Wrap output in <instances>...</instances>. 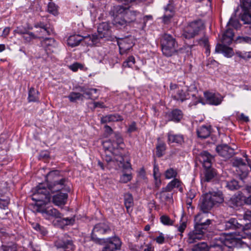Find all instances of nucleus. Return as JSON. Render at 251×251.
<instances>
[{"instance_id": "nucleus-1", "label": "nucleus", "mask_w": 251, "mask_h": 251, "mask_svg": "<svg viewBox=\"0 0 251 251\" xmlns=\"http://www.w3.org/2000/svg\"><path fill=\"white\" fill-rule=\"evenodd\" d=\"M31 199L36 202L37 211L41 213L45 219H56L63 216L57 209L52 206H47L50 202L51 196L44 185L39 184L36 187L31 196Z\"/></svg>"}, {"instance_id": "nucleus-2", "label": "nucleus", "mask_w": 251, "mask_h": 251, "mask_svg": "<svg viewBox=\"0 0 251 251\" xmlns=\"http://www.w3.org/2000/svg\"><path fill=\"white\" fill-rule=\"evenodd\" d=\"M102 145L105 149L103 160L107 163L109 168L116 167V158L120 155L117 153L116 150L123 149L125 147V144L121 135L119 133L115 132L114 136L108 141H104Z\"/></svg>"}, {"instance_id": "nucleus-3", "label": "nucleus", "mask_w": 251, "mask_h": 251, "mask_svg": "<svg viewBox=\"0 0 251 251\" xmlns=\"http://www.w3.org/2000/svg\"><path fill=\"white\" fill-rule=\"evenodd\" d=\"M160 44L163 54L169 57L178 55L179 50L178 49V44L172 35L164 33L161 36Z\"/></svg>"}, {"instance_id": "nucleus-4", "label": "nucleus", "mask_w": 251, "mask_h": 251, "mask_svg": "<svg viewBox=\"0 0 251 251\" xmlns=\"http://www.w3.org/2000/svg\"><path fill=\"white\" fill-rule=\"evenodd\" d=\"M204 28V24L202 20H198L193 21L185 27L182 36L186 39L193 38Z\"/></svg>"}, {"instance_id": "nucleus-5", "label": "nucleus", "mask_w": 251, "mask_h": 251, "mask_svg": "<svg viewBox=\"0 0 251 251\" xmlns=\"http://www.w3.org/2000/svg\"><path fill=\"white\" fill-rule=\"evenodd\" d=\"M109 230V226L106 223H101L96 225L91 233L92 240L97 243L100 244L102 239L98 236L104 234Z\"/></svg>"}, {"instance_id": "nucleus-6", "label": "nucleus", "mask_w": 251, "mask_h": 251, "mask_svg": "<svg viewBox=\"0 0 251 251\" xmlns=\"http://www.w3.org/2000/svg\"><path fill=\"white\" fill-rule=\"evenodd\" d=\"M135 12H127L126 14L124 15L123 17H115L114 21V25L119 28L125 27L127 25L135 21Z\"/></svg>"}, {"instance_id": "nucleus-7", "label": "nucleus", "mask_w": 251, "mask_h": 251, "mask_svg": "<svg viewBox=\"0 0 251 251\" xmlns=\"http://www.w3.org/2000/svg\"><path fill=\"white\" fill-rule=\"evenodd\" d=\"M208 213L202 212L199 213L195 217V225L206 230L211 224V220L208 218Z\"/></svg>"}, {"instance_id": "nucleus-8", "label": "nucleus", "mask_w": 251, "mask_h": 251, "mask_svg": "<svg viewBox=\"0 0 251 251\" xmlns=\"http://www.w3.org/2000/svg\"><path fill=\"white\" fill-rule=\"evenodd\" d=\"M117 42L121 54L126 53L134 46L133 40L131 37L118 38L117 39Z\"/></svg>"}, {"instance_id": "nucleus-9", "label": "nucleus", "mask_w": 251, "mask_h": 251, "mask_svg": "<svg viewBox=\"0 0 251 251\" xmlns=\"http://www.w3.org/2000/svg\"><path fill=\"white\" fill-rule=\"evenodd\" d=\"M223 226L226 230L229 229H242L243 231L251 229V225L245 224L243 225L238 222L237 219L231 218L229 220L225 222Z\"/></svg>"}, {"instance_id": "nucleus-10", "label": "nucleus", "mask_w": 251, "mask_h": 251, "mask_svg": "<svg viewBox=\"0 0 251 251\" xmlns=\"http://www.w3.org/2000/svg\"><path fill=\"white\" fill-rule=\"evenodd\" d=\"M205 230L202 229L199 226H194V229L190 231L187 236V242L188 244H193L202 239Z\"/></svg>"}, {"instance_id": "nucleus-11", "label": "nucleus", "mask_w": 251, "mask_h": 251, "mask_svg": "<svg viewBox=\"0 0 251 251\" xmlns=\"http://www.w3.org/2000/svg\"><path fill=\"white\" fill-rule=\"evenodd\" d=\"M98 38V36L97 35H93L91 38L90 36L84 37L79 35L75 34L71 35L68 38L67 40V44L69 46L74 47L78 46L83 40L92 39V43H94L97 42Z\"/></svg>"}, {"instance_id": "nucleus-12", "label": "nucleus", "mask_w": 251, "mask_h": 251, "mask_svg": "<svg viewBox=\"0 0 251 251\" xmlns=\"http://www.w3.org/2000/svg\"><path fill=\"white\" fill-rule=\"evenodd\" d=\"M105 245L102 251H115L121 249L122 242L118 237H113L106 239Z\"/></svg>"}, {"instance_id": "nucleus-13", "label": "nucleus", "mask_w": 251, "mask_h": 251, "mask_svg": "<svg viewBox=\"0 0 251 251\" xmlns=\"http://www.w3.org/2000/svg\"><path fill=\"white\" fill-rule=\"evenodd\" d=\"M66 181L67 180L64 178L58 180H55L48 185V188H47L45 184L40 183V184L44 185L48 192H49L50 190L52 193H55L65 189ZM49 194H50V193H49Z\"/></svg>"}, {"instance_id": "nucleus-14", "label": "nucleus", "mask_w": 251, "mask_h": 251, "mask_svg": "<svg viewBox=\"0 0 251 251\" xmlns=\"http://www.w3.org/2000/svg\"><path fill=\"white\" fill-rule=\"evenodd\" d=\"M204 96L207 103L210 105H219L223 100V97L218 93L205 92H204Z\"/></svg>"}, {"instance_id": "nucleus-15", "label": "nucleus", "mask_w": 251, "mask_h": 251, "mask_svg": "<svg viewBox=\"0 0 251 251\" xmlns=\"http://www.w3.org/2000/svg\"><path fill=\"white\" fill-rule=\"evenodd\" d=\"M216 151L219 155L226 159L231 157L234 154V150L226 144L217 146Z\"/></svg>"}, {"instance_id": "nucleus-16", "label": "nucleus", "mask_w": 251, "mask_h": 251, "mask_svg": "<svg viewBox=\"0 0 251 251\" xmlns=\"http://www.w3.org/2000/svg\"><path fill=\"white\" fill-rule=\"evenodd\" d=\"M228 205L233 208H237L245 203V197L242 193L234 195L228 201Z\"/></svg>"}, {"instance_id": "nucleus-17", "label": "nucleus", "mask_w": 251, "mask_h": 251, "mask_svg": "<svg viewBox=\"0 0 251 251\" xmlns=\"http://www.w3.org/2000/svg\"><path fill=\"white\" fill-rule=\"evenodd\" d=\"M200 162L202 163L204 168H208L212 166L213 157L207 151H202L198 157Z\"/></svg>"}, {"instance_id": "nucleus-18", "label": "nucleus", "mask_w": 251, "mask_h": 251, "mask_svg": "<svg viewBox=\"0 0 251 251\" xmlns=\"http://www.w3.org/2000/svg\"><path fill=\"white\" fill-rule=\"evenodd\" d=\"M183 115V113L181 110L175 109L171 112L166 113L165 117L168 121L178 123L182 119Z\"/></svg>"}, {"instance_id": "nucleus-19", "label": "nucleus", "mask_w": 251, "mask_h": 251, "mask_svg": "<svg viewBox=\"0 0 251 251\" xmlns=\"http://www.w3.org/2000/svg\"><path fill=\"white\" fill-rule=\"evenodd\" d=\"M210 199V194H206L203 196L202 201L200 204V209L201 211L208 213L214 206L213 202Z\"/></svg>"}, {"instance_id": "nucleus-20", "label": "nucleus", "mask_w": 251, "mask_h": 251, "mask_svg": "<svg viewBox=\"0 0 251 251\" xmlns=\"http://www.w3.org/2000/svg\"><path fill=\"white\" fill-rule=\"evenodd\" d=\"M174 100L183 102L190 99V95L187 89L183 90L178 88L176 92L172 93V97Z\"/></svg>"}, {"instance_id": "nucleus-21", "label": "nucleus", "mask_w": 251, "mask_h": 251, "mask_svg": "<svg viewBox=\"0 0 251 251\" xmlns=\"http://www.w3.org/2000/svg\"><path fill=\"white\" fill-rule=\"evenodd\" d=\"M215 242L212 243L208 247V251H223L226 245V241L222 238H215Z\"/></svg>"}, {"instance_id": "nucleus-22", "label": "nucleus", "mask_w": 251, "mask_h": 251, "mask_svg": "<svg viewBox=\"0 0 251 251\" xmlns=\"http://www.w3.org/2000/svg\"><path fill=\"white\" fill-rule=\"evenodd\" d=\"M215 52L222 53L226 57H231L234 54L232 48L227 47L225 44H218L215 49Z\"/></svg>"}, {"instance_id": "nucleus-23", "label": "nucleus", "mask_w": 251, "mask_h": 251, "mask_svg": "<svg viewBox=\"0 0 251 251\" xmlns=\"http://www.w3.org/2000/svg\"><path fill=\"white\" fill-rule=\"evenodd\" d=\"M170 192L171 191L165 190L164 187L161 192L156 194V196L161 202L171 203L173 201V194Z\"/></svg>"}, {"instance_id": "nucleus-24", "label": "nucleus", "mask_w": 251, "mask_h": 251, "mask_svg": "<svg viewBox=\"0 0 251 251\" xmlns=\"http://www.w3.org/2000/svg\"><path fill=\"white\" fill-rule=\"evenodd\" d=\"M55 246L58 249L62 248L69 250H73L74 249L72 240L69 239H58L55 242Z\"/></svg>"}, {"instance_id": "nucleus-25", "label": "nucleus", "mask_w": 251, "mask_h": 251, "mask_svg": "<svg viewBox=\"0 0 251 251\" xmlns=\"http://www.w3.org/2000/svg\"><path fill=\"white\" fill-rule=\"evenodd\" d=\"M168 144L176 143L178 145H182L184 141L183 135L182 134H175L171 131L167 134Z\"/></svg>"}, {"instance_id": "nucleus-26", "label": "nucleus", "mask_w": 251, "mask_h": 251, "mask_svg": "<svg viewBox=\"0 0 251 251\" xmlns=\"http://www.w3.org/2000/svg\"><path fill=\"white\" fill-rule=\"evenodd\" d=\"M56 219L54 224L60 228H63L66 226L72 225L75 221L74 217L63 218V216L60 218H57Z\"/></svg>"}, {"instance_id": "nucleus-27", "label": "nucleus", "mask_w": 251, "mask_h": 251, "mask_svg": "<svg viewBox=\"0 0 251 251\" xmlns=\"http://www.w3.org/2000/svg\"><path fill=\"white\" fill-rule=\"evenodd\" d=\"M68 195L65 193H59L52 198L53 203L57 206L64 205L67 201Z\"/></svg>"}, {"instance_id": "nucleus-28", "label": "nucleus", "mask_w": 251, "mask_h": 251, "mask_svg": "<svg viewBox=\"0 0 251 251\" xmlns=\"http://www.w3.org/2000/svg\"><path fill=\"white\" fill-rule=\"evenodd\" d=\"M233 36V29L230 28H227L222 35L221 42L226 45H230L232 42Z\"/></svg>"}, {"instance_id": "nucleus-29", "label": "nucleus", "mask_w": 251, "mask_h": 251, "mask_svg": "<svg viewBox=\"0 0 251 251\" xmlns=\"http://www.w3.org/2000/svg\"><path fill=\"white\" fill-rule=\"evenodd\" d=\"M211 126H202L197 130L198 137L201 139H205L209 136L211 133Z\"/></svg>"}, {"instance_id": "nucleus-30", "label": "nucleus", "mask_w": 251, "mask_h": 251, "mask_svg": "<svg viewBox=\"0 0 251 251\" xmlns=\"http://www.w3.org/2000/svg\"><path fill=\"white\" fill-rule=\"evenodd\" d=\"M117 165L119 168H123L125 170H131V166L129 161H125L123 155L120 154L116 158Z\"/></svg>"}, {"instance_id": "nucleus-31", "label": "nucleus", "mask_w": 251, "mask_h": 251, "mask_svg": "<svg viewBox=\"0 0 251 251\" xmlns=\"http://www.w3.org/2000/svg\"><path fill=\"white\" fill-rule=\"evenodd\" d=\"M123 120L122 117L118 114H110L102 117L101 118V123L105 124L111 122H119Z\"/></svg>"}, {"instance_id": "nucleus-32", "label": "nucleus", "mask_w": 251, "mask_h": 251, "mask_svg": "<svg viewBox=\"0 0 251 251\" xmlns=\"http://www.w3.org/2000/svg\"><path fill=\"white\" fill-rule=\"evenodd\" d=\"M133 11H129L128 7H124L123 5H116L113 6L111 11L112 15L115 17H119L121 14H126L127 12H132Z\"/></svg>"}, {"instance_id": "nucleus-33", "label": "nucleus", "mask_w": 251, "mask_h": 251, "mask_svg": "<svg viewBox=\"0 0 251 251\" xmlns=\"http://www.w3.org/2000/svg\"><path fill=\"white\" fill-rule=\"evenodd\" d=\"M124 204L127 213L131 212V208L133 206V199L131 194L127 193L124 195Z\"/></svg>"}, {"instance_id": "nucleus-34", "label": "nucleus", "mask_w": 251, "mask_h": 251, "mask_svg": "<svg viewBox=\"0 0 251 251\" xmlns=\"http://www.w3.org/2000/svg\"><path fill=\"white\" fill-rule=\"evenodd\" d=\"M181 181L177 179L174 178L171 182L168 183L167 186L165 187V190L168 191H172L174 188H179V190L180 191H182V188L181 187Z\"/></svg>"}, {"instance_id": "nucleus-35", "label": "nucleus", "mask_w": 251, "mask_h": 251, "mask_svg": "<svg viewBox=\"0 0 251 251\" xmlns=\"http://www.w3.org/2000/svg\"><path fill=\"white\" fill-rule=\"evenodd\" d=\"M204 170L203 180L209 182L215 177L216 175V172L211 167L208 168H204Z\"/></svg>"}, {"instance_id": "nucleus-36", "label": "nucleus", "mask_w": 251, "mask_h": 251, "mask_svg": "<svg viewBox=\"0 0 251 251\" xmlns=\"http://www.w3.org/2000/svg\"><path fill=\"white\" fill-rule=\"evenodd\" d=\"M80 91L83 93V94H85L88 96V99H89L96 100L98 97V96L94 95V94H96L98 91V90L96 88L86 89L85 88L81 87Z\"/></svg>"}, {"instance_id": "nucleus-37", "label": "nucleus", "mask_w": 251, "mask_h": 251, "mask_svg": "<svg viewBox=\"0 0 251 251\" xmlns=\"http://www.w3.org/2000/svg\"><path fill=\"white\" fill-rule=\"evenodd\" d=\"M38 91L34 88L31 87L28 91V100L29 102H35L39 100Z\"/></svg>"}, {"instance_id": "nucleus-38", "label": "nucleus", "mask_w": 251, "mask_h": 251, "mask_svg": "<svg viewBox=\"0 0 251 251\" xmlns=\"http://www.w3.org/2000/svg\"><path fill=\"white\" fill-rule=\"evenodd\" d=\"M166 146L164 142L162 141L158 142L156 147V154L157 156L158 157L162 156L164 154V151L166 150Z\"/></svg>"}, {"instance_id": "nucleus-39", "label": "nucleus", "mask_w": 251, "mask_h": 251, "mask_svg": "<svg viewBox=\"0 0 251 251\" xmlns=\"http://www.w3.org/2000/svg\"><path fill=\"white\" fill-rule=\"evenodd\" d=\"M226 187L230 190L233 191L238 189L240 187V185L237 180L232 179L226 182Z\"/></svg>"}, {"instance_id": "nucleus-40", "label": "nucleus", "mask_w": 251, "mask_h": 251, "mask_svg": "<svg viewBox=\"0 0 251 251\" xmlns=\"http://www.w3.org/2000/svg\"><path fill=\"white\" fill-rule=\"evenodd\" d=\"M164 175L166 179L176 178L177 175V170L170 168L165 171Z\"/></svg>"}, {"instance_id": "nucleus-41", "label": "nucleus", "mask_w": 251, "mask_h": 251, "mask_svg": "<svg viewBox=\"0 0 251 251\" xmlns=\"http://www.w3.org/2000/svg\"><path fill=\"white\" fill-rule=\"evenodd\" d=\"M191 251H208V246L204 242H201L195 245L192 249Z\"/></svg>"}, {"instance_id": "nucleus-42", "label": "nucleus", "mask_w": 251, "mask_h": 251, "mask_svg": "<svg viewBox=\"0 0 251 251\" xmlns=\"http://www.w3.org/2000/svg\"><path fill=\"white\" fill-rule=\"evenodd\" d=\"M83 94H81L79 93L71 92L68 96V98H69L70 101L75 102L76 100L80 99L83 100Z\"/></svg>"}, {"instance_id": "nucleus-43", "label": "nucleus", "mask_w": 251, "mask_h": 251, "mask_svg": "<svg viewBox=\"0 0 251 251\" xmlns=\"http://www.w3.org/2000/svg\"><path fill=\"white\" fill-rule=\"evenodd\" d=\"M211 195V200L213 202V204L215 205L217 203H221L223 201L224 199L222 195L215 193H210Z\"/></svg>"}, {"instance_id": "nucleus-44", "label": "nucleus", "mask_w": 251, "mask_h": 251, "mask_svg": "<svg viewBox=\"0 0 251 251\" xmlns=\"http://www.w3.org/2000/svg\"><path fill=\"white\" fill-rule=\"evenodd\" d=\"M244 11L243 14L242 15L241 20L244 21L245 24H251V12L250 10H243Z\"/></svg>"}, {"instance_id": "nucleus-45", "label": "nucleus", "mask_w": 251, "mask_h": 251, "mask_svg": "<svg viewBox=\"0 0 251 251\" xmlns=\"http://www.w3.org/2000/svg\"><path fill=\"white\" fill-rule=\"evenodd\" d=\"M108 30V25L106 23H102L100 24L98 27V31L100 34V38H102V36H104L106 32Z\"/></svg>"}, {"instance_id": "nucleus-46", "label": "nucleus", "mask_w": 251, "mask_h": 251, "mask_svg": "<svg viewBox=\"0 0 251 251\" xmlns=\"http://www.w3.org/2000/svg\"><path fill=\"white\" fill-rule=\"evenodd\" d=\"M135 62V58L133 56H130L123 62V67L124 68L132 67Z\"/></svg>"}, {"instance_id": "nucleus-47", "label": "nucleus", "mask_w": 251, "mask_h": 251, "mask_svg": "<svg viewBox=\"0 0 251 251\" xmlns=\"http://www.w3.org/2000/svg\"><path fill=\"white\" fill-rule=\"evenodd\" d=\"M39 35L41 37H43L44 36L50 35L53 32V29L50 27H46L41 29H40Z\"/></svg>"}, {"instance_id": "nucleus-48", "label": "nucleus", "mask_w": 251, "mask_h": 251, "mask_svg": "<svg viewBox=\"0 0 251 251\" xmlns=\"http://www.w3.org/2000/svg\"><path fill=\"white\" fill-rule=\"evenodd\" d=\"M187 224H186V220L184 219V217L183 216H182L181 220H180V225L178 226L177 229L178 230L181 232L180 236H182V233L185 230V228H186Z\"/></svg>"}, {"instance_id": "nucleus-49", "label": "nucleus", "mask_w": 251, "mask_h": 251, "mask_svg": "<svg viewBox=\"0 0 251 251\" xmlns=\"http://www.w3.org/2000/svg\"><path fill=\"white\" fill-rule=\"evenodd\" d=\"M48 11L54 15H57L58 13L57 6L53 2H49L48 5Z\"/></svg>"}, {"instance_id": "nucleus-50", "label": "nucleus", "mask_w": 251, "mask_h": 251, "mask_svg": "<svg viewBox=\"0 0 251 251\" xmlns=\"http://www.w3.org/2000/svg\"><path fill=\"white\" fill-rule=\"evenodd\" d=\"M240 6L242 10H250L251 8V0H240Z\"/></svg>"}, {"instance_id": "nucleus-51", "label": "nucleus", "mask_w": 251, "mask_h": 251, "mask_svg": "<svg viewBox=\"0 0 251 251\" xmlns=\"http://www.w3.org/2000/svg\"><path fill=\"white\" fill-rule=\"evenodd\" d=\"M33 227L37 231L40 232V233L43 235L45 236L48 233V231L46 228L39 224L36 223L33 226Z\"/></svg>"}, {"instance_id": "nucleus-52", "label": "nucleus", "mask_w": 251, "mask_h": 251, "mask_svg": "<svg viewBox=\"0 0 251 251\" xmlns=\"http://www.w3.org/2000/svg\"><path fill=\"white\" fill-rule=\"evenodd\" d=\"M160 219L161 222L164 225L171 226L173 224V221L168 216L163 215Z\"/></svg>"}, {"instance_id": "nucleus-53", "label": "nucleus", "mask_w": 251, "mask_h": 251, "mask_svg": "<svg viewBox=\"0 0 251 251\" xmlns=\"http://www.w3.org/2000/svg\"><path fill=\"white\" fill-rule=\"evenodd\" d=\"M132 178L131 174L124 173L121 176L120 181L122 183H126L130 181Z\"/></svg>"}, {"instance_id": "nucleus-54", "label": "nucleus", "mask_w": 251, "mask_h": 251, "mask_svg": "<svg viewBox=\"0 0 251 251\" xmlns=\"http://www.w3.org/2000/svg\"><path fill=\"white\" fill-rule=\"evenodd\" d=\"M233 165L234 166L240 167L245 166L246 163L242 158L237 157L234 160Z\"/></svg>"}, {"instance_id": "nucleus-55", "label": "nucleus", "mask_w": 251, "mask_h": 251, "mask_svg": "<svg viewBox=\"0 0 251 251\" xmlns=\"http://www.w3.org/2000/svg\"><path fill=\"white\" fill-rule=\"evenodd\" d=\"M158 236H156L154 240L158 244H163L165 243V237L162 232H159Z\"/></svg>"}, {"instance_id": "nucleus-56", "label": "nucleus", "mask_w": 251, "mask_h": 251, "mask_svg": "<svg viewBox=\"0 0 251 251\" xmlns=\"http://www.w3.org/2000/svg\"><path fill=\"white\" fill-rule=\"evenodd\" d=\"M174 15L173 14H168L165 13L163 18V21L165 24L168 25L171 23V19L173 17Z\"/></svg>"}, {"instance_id": "nucleus-57", "label": "nucleus", "mask_w": 251, "mask_h": 251, "mask_svg": "<svg viewBox=\"0 0 251 251\" xmlns=\"http://www.w3.org/2000/svg\"><path fill=\"white\" fill-rule=\"evenodd\" d=\"M165 13H168V14H173L174 15V6L169 3L165 7Z\"/></svg>"}, {"instance_id": "nucleus-58", "label": "nucleus", "mask_w": 251, "mask_h": 251, "mask_svg": "<svg viewBox=\"0 0 251 251\" xmlns=\"http://www.w3.org/2000/svg\"><path fill=\"white\" fill-rule=\"evenodd\" d=\"M9 203V199L6 198L5 199L0 200V208L2 209H5L7 207Z\"/></svg>"}, {"instance_id": "nucleus-59", "label": "nucleus", "mask_w": 251, "mask_h": 251, "mask_svg": "<svg viewBox=\"0 0 251 251\" xmlns=\"http://www.w3.org/2000/svg\"><path fill=\"white\" fill-rule=\"evenodd\" d=\"M199 44L202 46H203L204 48L206 46H209L208 38L206 37H204L201 39H200L198 41Z\"/></svg>"}, {"instance_id": "nucleus-60", "label": "nucleus", "mask_w": 251, "mask_h": 251, "mask_svg": "<svg viewBox=\"0 0 251 251\" xmlns=\"http://www.w3.org/2000/svg\"><path fill=\"white\" fill-rule=\"evenodd\" d=\"M199 103H201L203 104H204V103L203 102V99L201 97H196L195 100L190 103L189 106H192L193 105H196Z\"/></svg>"}, {"instance_id": "nucleus-61", "label": "nucleus", "mask_w": 251, "mask_h": 251, "mask_svg": "<svg viewBox=\"0 0 251 251\" xmlns=\"http://www.w3.org/2000/svg\"><path fill=\"white\" fill-rule=\"evenodd\" d=\"M55 42L54 39L51 38H46L43 41L42 44L44 46H50L52 45Z\"/></svg>"}, {"instance_id": "nucleus-62", "label": "nucleus", "mask_w": 251, "mask_h": 251, "mask_svg": "<svg viewBox=\"0 0 251 251\" xmlns=\"http://www.w3.org/2000/svg\"><path fill=\"white\" fill-rule=\"evenodd\" d=\"M244 219L245 220H248L251 222L250 223H247L246 224L250 225L251 229V211L247 210L246 211L244 214Z\"/></svg>"}, {"instance_id": "nucleus-63", "label": "nucleus", "mask_w": 251, "mask_h": 251, "mask_svg": "<svg viewBox=\"0 0 251 251\" xmlns=\"http://www.w3.org/2000/svg\"><path fill=\"white\" fill-rule=\"evenodd\" d=\"M82 67V66L81 64L78 63H75L72 65H70L69 68L73 71L76 72L78 70V68H81Z\"/></svg>"}, {"instance_id": "nucleus-64", "label": "nucleus", "mask_w": 251, "mask_h": 251, "mask_svg": "<svg viewBox=\"0 0 251 251\" xmlns=\"http://www.w3.org/2000/svg\"><path fill=\"white\" fill-rule=\"evenodd\" d=\"M137 130L136 124L135 122H133L131 125L129 126L127 131L129 133L135 131Z\"/></svg>"}]
</instances>
